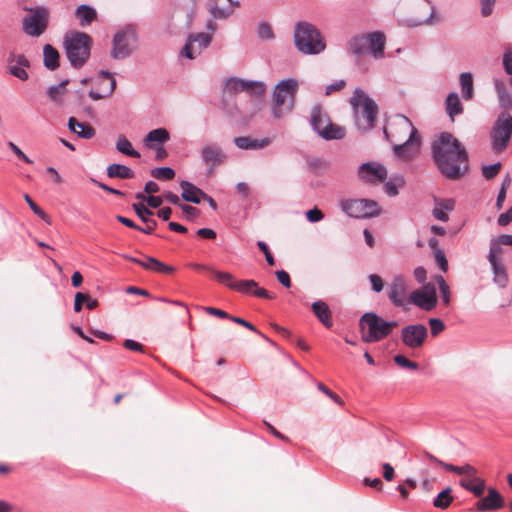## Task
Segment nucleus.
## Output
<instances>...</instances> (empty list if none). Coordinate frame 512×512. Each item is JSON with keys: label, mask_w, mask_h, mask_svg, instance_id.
I'll use <instances>...</instances> for the list:
<instances>
[{"label": "nucleus", "mask_w": 512, "mask_h": 512, "mask_svg": "<svg viewBox=\"0 0 512 512\" xmlns=\"http://www.w3.org/2000/svg\"><path fill=\"white\" fill-rule=\"evenodd\" d=\"M212 273L214 275V278L218 282L226 285L230 289H233V285H235L236 279L234 278V276L231 273L225 272V271H218V270H214V269H213Z\"/></svg>", "instance_id": "49530a36"}, {"label": "nucleus", "mask_w": 512, "mask_h": 512, "mask_svg": "<svg viewBox=\"0 0 512 512\" xmlns=\"http://www.w3.org/2000/svg\"><path fill=\"white\" fill-rule=\"evenodd\" d=\"M306 218L309 222H319L324 218V214L318 208L310 209L306 212Z\"/></svg>", "instance_id": "338daca9"}, {"label": "nucleus", "mask_w": 512, "mask_h": 512, "mask_svg": "<svg viewBox=\"0 0 512 512\" xmlns=\"http://www.w3.org/2000/svg\"><path fill=\"white\" fill-rule=\"evenodd\" d=\"M99 79L108 80L109 86L106 87V95H111L116 88V80L113 74L107 70H101L98 74Z\"/></svg>", "instance_id": "5fc2aeb1"}, {"label": "nucleus", "mask_w": 512, "mask_h": 512, "mask_svg": "<svg viewBox=\"0 0 512 512\" xmlns=\"http://www.w3.org/2000/svg\"><path fill=\"white\" fill-rule=\"evenodd\" d=\"M343 211L354 218H370L379 215L380 208L370 199H353L342 202Z\"/></svg>", "instance_id": "ddd939ff"}, {"label": "nucleus", "mask_w": 512, "mask_h": 512, "mask_svg": "<svg viewBox=\"0 0 512 512\" xmlns=\"http://www.w3.org/2000/svg\"><path fill=\"white\" fill-rule=\"evenodd\" d=\"M459 85L464 100L469 101L474 96L473 76L470 72H463L459 75Z\"/></svg>", "instance_id": "e433bc0d"}, {"label": "nucleus", "mask_w": 512, "mask_h": 512, "mask_svg": "<svg viewBox=\"0 0 512 512\" xmlns=\"http://www.w3.org/2000/svg\"><path fill=\"white\" fill-rule=\"evenodd\" d=\"M349 51L356 55L360 56L363 55L367 51V37L365 35H358L349 41L348 44Z\"/></svg>", "instance_id": "58836bf2"}, {"label": "nucleus", "mask_w": 512, "mask_h": 512, "mask_svg": "<svg viewBox=\"0 0 512 512\" xmlns=\"http://www.w3.org/2000/svg\"><path fill=\"white\" fill-rule=\"evenodd\" d=\"M502 64L507 75L512 76V50L507 48L503 54Z\"/></svg>", "instance_id": "680f3d73"}, {"label": "nucleus", "mask_w": 512, "mask_h": 512, "mask_svg": "<svg viewBox=\"0 0 512 512\" xmlns=\"http://www.w3.org/2000/svg\"><path fill=\"white\" fill-rule=\"evenodd\" d=\"M106 173L109 178L118 179H132L135 176L134 171L130 167L116 163L108 165Z\"/></svg>", "instance_id": "f704fd0d"}, {"label": "nucleus", "mask_w": 512, "mask_h": 512, "mask_svg": "<svg viewBox=\"0 0 512 512\" xmlns=\"http://www.w3.org/2000/svg\"><path fill=\"white\" fill-rule=\"evenodd\" d=\"M460 486L471 492L476 497H481L485 491V481L482 478L475 477L470 479H461Z\"/></svg>", "instance_id": "72a5a7b5"}, {"label": "nucleus", "mask_w": 512, "mask_h": 512, "mask_svg": "<svg viewBox=\"0 0 512 512\" xmlns=\"http://www.w3.org/2000/svg\"><path fill=\"white\" fill-rule=\"evenodd\" d=\"M429 325L432 336H437L445 329V324L441 319L438 318H430Z\"/></svg>", "instance_id": "e2e57ef3"}, {"label": "nucleus", "mask_w": 512, "mask_h": 512, "mask_svg": "<svg viewBox=\"0 0 512 512\" xmlns=\"http://www.w3.org/2000/svg\"><path fill=\"white\" fill-rule=\"evenodd\" d=\"M69 83L68 79L63 80L58 85L50 86L47 89V95L54 101H57L61 95L66 92L65 86Z\"/></svg>", "instance_id": "09e8293b"}, {"label": "nucleus", "mask_w": 512, "mask_h": 512, "mask_svg": "<svg viewBox=\"0 0 512 512\" xmlns=\"http://www.w3.org/2000/svg\"><path fill=\"white\" fill-rule=\"evenodd\" d=\"M294 44L305 55H318L326 48L324 36L318 28L307 21H300L294 27Z\"/></svg>", "instance_id": "f03ea898"}, {"label": "nucleus", "mask_w": 512, "mask_h": 512, "mask_svg": "<svg viewBox=\"0 0 512 512\" xmlns=\"http://www.w3.org/2000/svg\"><path fill=\"white\" fill-rule=\"evenodd\" d=\"M368 278L374 292L379 293L383 290V280L379 275L370 274Z\"/></svg>", "instance_id": "69168bd1"}, {"label": "nucleus", "mask_w": 512, "mask_h": 512, "mask_svg": "<svg viewBox=\"0 0 512 512\" xmlns=\"http://www.w3.org/2000/svg\"><path fill=\"white\" fill-rule=\"evenodd\" d=\"M408 289L407 278L403 275H396L388 285L387 297L394 306L402 307L405 304Z\"/></svg>", "instance_id": "a211bd4d"}, {"label": "nucleus", "mask_w": 512, "mask_h": 512, "mask_svg": "<svg viewBox=\"0 0 512 512\" xmlns=\"http://www.w3.org/2000/svg\"><path fill=\"white\" fill-rule=\"evenodd\" d=\"M504 507V498L493 487L488 488L487 496L476 503V510L479 512L495 511Z\"/></svg>", "instance_id": "412c9836"}, {"label": "nucleus", "mask_w": 512, "mask_h": 512, "mask_svg": "<svg viewBox=\"0 0 512 512\" xmlns=\"http://www.w3.org/2000/svg\"><path fill=\"white\" fill-rule=\"evenodd\" d=\"M212 41L209 33H191L181 51V55L188 59H195L207 48Z\"/></svg>", "instance_id": "dca6fc26"}, {"label": "nucleus", "mask_w": 512, "mask_h": 512, "mask_svg": "<svg viewBox=\"0 0 512 512\" xmlns=\"http://www.w3.org/2000/svg\"><path fill=\"white\" fill-rule=\"evenodd\" d=\"M435 280H436V282H437V284L439 286V290H440V294H441V298H442L443 304L444 305H449L450 301H451L449 285L446 283L444 277L441 276V275L436 276Z\"/></svg>", "instance_id": "a18cd8bd"}, {"label": "nucleus", "mask_w": 512, "mask_h": 512, "mask_svg": "<svg viewBox=\"0 0 512 512\" xmlns=\"http://www.w3.org/2000/svg\"><path fill=\"white\" fill-rule=\"evenodd\" d=\"M358 177L368 184H379L386 180L387 169L379 162H366L359 166Z\"/></svg>", "instance_id": "f3484780"}, {"label": "nucleus", "mask_w": 512, "mask_h": 512, "mask_svg": "<svg viewBox=\"0 0 512 512\" xmlns=\"http://www.w3.org/2000/svg\"><path fill=\"white\" fill-rule=\"evenodd\" d=\"M367 37V50L370 51L373 58L382 59L384 57V49L386 37L383 32L375 31L366 34Z\"/></svg>", "instance_id": "4be33fe9"}, {"label": "nucleus", "mask_w": 512, "mask_h": 512, "mask_svg": "<svg viewBox=\"0 0 512 512\" xmlns=\"http://www.w3.org/2000/svg\"><path fill=\"white\" fill-rule=\"evenodd\" d=\"M24 200L29 205L30 209L39 216L42 220H44L47 223H50L49 216L45 213L43 209H41L28 194H24Z\"/></svg>", "instance_id": "603ef678"}, {"label": "nucleus", "mask_w": 512, "mask_h": 512, "mask_svg": "<svg viewBox=\"0 0 512 512\" xmlns=\"http://www.w3.org/2000/svg\"><path fill=\"white\" fill-rule=\"evenodd\" d=\"M428 337V329L423 324H410L401 329L402 343L410 349L422 347Z\"/></svg>", "instance_id": "2eb2a0df"}, {"label": "nucleus", "mask_w": 512, "mask_h": 512, "mask_svg": "<svg viewBox=\"0 0 512 512\" xmlns=\"http://www.w3.org/2000/svg\"><path fill=\"white\" fill-rule=\"evenodd\" d=\"M445 111L451 121L463 113L464 107L456 92H450L445 99Z\"/></svg>", "instance_id": "cd10ccee"}, {"label": "nucleus", "mask_w": 512, "mask_h": 512, "mask_svg": "<svg viewBox=\"0 0 512 512\" xmlns=\"http://www.w3.org/2000/svg\"><path fill=\"white\" fill-rule=\"evenodd\" d=\"M137 48V33L131 26L119 29L113 36L110 55L114 60L128 58Z\"/></svg>", "instance_id": "9d476101"}, {"label": "nucleus", "mask_w": 512, "mask_h": 512, "mask_svg": "<svg viewBox=\"0 0 512 512\" xmlns=\"http://www.w3.org/2000/svg\"><path fill=\"white\" fill-rule=\"evenodd\" d=\"M151 176L158 180H171L175 176V171L170 167H157L151 170Z\"/></svg>", "instance_id": "de8ad7c7"}, {"label": "nucleus", "mask_w": 512, "mask_h": 512, "mask_svg": "<svg viewBox=\"0 0 512 512\" xmlns=\"http://www.w3.org/2000/svg\"><path fill=\"white\" fill-rule=\"evenodd\" d=\"M257 36L261 40H272L274 39V33L271 26L267 22H260L257 27Z\"/></svg>", "instance_id": "3c124183"}, {"label": "nucleus", "mask_w": 512, "mask_h": 512, "mask_svg": "<svg viewBox=\"0 0 512 512\" xmlns=\"http://www.w3.org/2000/svg\"><path fill=\"white\" fill-rule=\"evenodd\" d=\"M501 163L497 162L491 165H486L482 167V174L486 179L494 178L500 171Z\"/></svg>", "instance_id": "4d7b16f0"}, {"label": "nucleus", "mask_w": 512, "mask_h": 512, "mask_svg": "<svg viewBox=\"0 0 512 512\" xmlns=\"http://www.w3.org/2000/svg\"><path fill=\"white\" fill-rule=\"evenodd\" d=\"M311 309L316 318L326 327L331 328L333 326L332 311L328 304L323 300L314 301L311 304Z\"/></svg>", "instance_id": "b1692460"}, {"label": "nucleus", "mask_w": 512, "mask_h": 512, "mask_svg": "<svg viewBox=\"0 0 512 512\" xmlns=\"http://www.w3.org/2000/svg\"><path fill=\"white\" fill-rule=\"evenodd\" d=\"M312 129L325 140H340L345 136V129L331 122L319 105H314L310 112Z\"/></svg>", "instance_id": "6e6552de"}, {"label": "nucleus", "mask_w": 512, "mask_h": 512, "mask_svg": "<svg viewBox=\"0 0 512 512\" xmlns=\"http://www.w3.org/2000/svg\"><path fill=\"white\" fill-rule=\"evenodd\" d=\"M298 88L299 82L295 78H286L276 84L272 94L271 108L275 119H281L293 110Z\"/></svg>", "instance_id": "39448f33"}, {"label": "nucleus", "mask_w": 512, "mask_h": 512, "mask_svg": "<svg viewBox=\"0 0 512 512\" xmlns=\"http://www.w3.org/2000/svg\"><path fill=\"white\" fill-rule=\"evenodd\" d=\"M257 287L255 280H236L233 290L242 294H253V290Z\"/></svg>", "instance_id": "c03bdc74"}, {"label": "nucleus", "mask_w": 512, "mask_h": 512, "mask_svg": "<svg viewBox=\"0 0 512 512\" xmlns=\"http://www.w3.org/2000/svg\"><path fill=\"white\" fill-rule=\"evenodd\" d=\"M403 185H404V178L402 176L393 177L384 183V192L388 196L394 197L398 194V187L403 186Z\"/></svg>", "instance_id": "37998d69"}, {"label": "nucleus", "mask_w": 512, "mask_h": 512, "mask_svg": "<svg viewBox=\"0 0 512 512\" xmlns=\"http://www.w3.org/2000/svg\"><path fill=\"white\" fill-rule=\"evenodd\" d=\"M49 13L44 7L31 8L23 19V31L31 37H39L48 26Z\"/></svg>", "instance_id": "f8f14e48"}, {"label": "nucleus", "mask_w": 512, "mask_h": 512, "mask_svg": "<svg viewBox=\"0 0 512 512\" xmlns=\"http://www.w3.org/2000/svg\"><path fill=\"white\" fill-rule=\"evenodd\" d=\"M30 66L29 60L24 54L11 52L8 57V72L14 77L26 81L29 75L26 69Z\"/></svg>", "instance_id": "aec40b11"}, {"label": "nucleus", "mask_w": 512, "mask_h": 512, "mask_svg": "<svg viewBox=\"0 0 512 512\" xmlns=\"http://www.w3.org/2000/svg\"><path fill=\"white\" fill-rule=\"evenodd\" d=\"M434 14H435V8L433 5H431V12L427 18L422 19V20L410 19L407 21V25L410 27H417V26H420L423 24H433Z\"/></svg>", "instance_id": "052dcab7"}, {"label": "nucleus", "mask_w": 512, "mask_h": 512, "mask_svg": "<svg viewBox=\"0 0 512 512\" xmlns=\"http://www.w3.org/2000/svg\"><path fill=\"white\" fill-rule=\"evenodd\" d=\"M68 127L71 132L76 133L83 139H91L95 136V129L91 125L81 123L74 117L69 118Z\"/></svg>", "instance_id": "7c9ffc66"}, {"label": "nucleus", "mask_w": 512, "mask_h": 512, "mask_svg": "<svg viewBox=\"0 0 512 512\" xmlns=\"http://www.w3.org/2000/svg\"><path fill=\"white\" fill-rule=\"evenodd\" d=\"M169 139H170V133L167 129L157 128V129H154V130H151L150 132H148V134L145 136L143 141H144V145L147 148L152 149L156 146L155 144L161 145V144L167 142Z\"/></svg>", "instance_id": "c85d7f7f"}, {"label": "nucleus", "mask_w": 512, "mask_h": 512, "mask_svg": "<svg viewBox=\"0 0 512 512\" xmlns=\"http://www.w3.org/2000/svg\"><path fill=\"white\" fill-rule=\"evenodd\" d=\"M452 489L450 487L442 490L433 500L434 507L445 510L453 502Z\"/></svg>", "instance_id": "ea45409f"}, {"label": "nucleus", "mask_w": 512, "mask_h": 512, "mask_svg": "<svg viewBox=\"0 0 512 512\" xmlns=\"http://www.w3.org/2000/svg\"><path fill=\"white\" fill-rule=\"evenodd\" d=\"M238 4L232 0H211L209 11L216 19H226L233 13V7Z\"/></svg>", "instance_id": "5701e85b"}, {"label": "nucleus", "mask_w": 512, "mask_h": 512, "mask_svg": "<svg viewBox=\"0 0 512 512\" xmlns=\"http://www.w3.org/2000/svg\"><path fill=\"white\" fill-rule=\"evenodd\" d=\"M437 293L433 284L429 283L422 288L414 290L408 298V302L424 311H431L437 305Z\"/></svg>", "instance_id": "4468645a"}, {"label": "nucleus", "mask_w": 512, "mask_h": 512, "mask_svg": "<svg viewBox=\"0 0 512 512\" xmlns=\"http://www.w3.org/2000/svg\"><path fill=\"white\" fill-rule=\"evenodd\" d=\"M394 123L395 119L391 124V134L388 132L386 128L383 129V132L387 140H390L391 142H400L401 140H403L405 136L408 137V134H405L403 130L396 129L394 127Z\"/></svg>", "instance_id": "8fccbe9b"}, {"label": "nucleus", "mask_w": 512, "mask_h": 512, "mask_svg": "<svg viewBox=\"0 0 512 512\" xmlns=\"http://www.w3.org/2000/svg\"><path fill=\"white\" fill-rule=\"evenodd\" d=\"M140 266L145 270L161 274H170L175 270L174 267L166 265L165 263L151 256H145Z\"/></svg>", "instance_id": "c756f323"}, {"label": "nucleus", "mask_w": 512, "mask_h": 512, "mask_svg": "<svg viewBox=\"0 0 512 512\" xmlns=\"http://www.w3.org/2000/svg\"><path fill=\"white\" fill-rule=\"evenodd\" d=\"M493 273V282L500 288H505L508 284V274L505 265L502 262L490 264Z\"/></svg>", "instance_id": "4c0bfd02"}, {"label": "nucleus", "mask_w": 512, "mask_h": 512, "mask_svg": "<svg viewBox=\"0 0 512 512\" xmlns=\"http://www.w3.org/2000/svg\"><path fill=\"white\" fill-rule=\"evenodd\" d=\"M93 40L84 32L67 33L63 40V47L71 66L79 69L88 61Z\"/></svg>", "instance_id": "20e7f679"}, {"label": "nucleus", "mask_w": 512, "mask_h": 512, "mask_svg": "<svg viewBox=\"0 0 512 512\" xmlns=\"http://www.w3.org/2000/svg\"><path fill=\"white\" fill-rule=\"evenodd\" d=\"M271 143L270 138L254 139L249 136H240L234 138V144L242 150H257L268 146Z\"/></svg>", "instance_id": "bb28decb"}, {"label": "nucleus", "mask_w": 512, "mask_h": 512, "mask_svg": "<svg viewBox=\"0 0 512 512\" xmlns=\"http://www.w3.org/2000/svg\"><path fill=\"white\" fill-rule=\"evenodd\" d=\"M512 222V206L504 213L500 214L497 223L501 227H505Z\"/></svg>", "instance_id": "774afa93"}, {"label": "nucleus", "mask_w": 512, "mask_h": 512, "mask_svg": "<svg viewBox=\"0 0 512 512\" xmlns=\"http://www.w3.org/2000/svg\"><path fill=\"white\" fill-rule=\"evenodd\" d=\"M512 137V116L507 112H501L490 131L492 150L496 153L503 152L509 145Z\"/></svg>", "instance_id": "1a4fd4ad"}, {"label": "nucleus", "mask_w": 512, "mask_h": 512, "mask_svg": "<svg viewBox=\"0 0 512 512\" xmlns=\"http://www.w3.org/2000/svg\"><path fill=\"white\" fill-rule=\"evenodd\" d=\"M116 149L126 156L133 158L140 157V153L133 148L131 142L123 135L119 136L116 142Z\"/></svg>", "instance_id": "a19ab883"}, {"label": "nucleus", "mask_w": 512, "mask_h": 512, "mask_svg": "<svg viewBox=\"0 0 512 512\" xmlns=\"http://www.w3.org/2000/svg\"><path fill=\"white\" fill-rule=\"evenodd\" d=\"M455 202L453 199H442L436 201V206L433 209V216L440 221L446 222L449 217L447 211L454 209Z\"/></svg>", "instance_id": "c9c22d12"}, {"label": "nucleus", "mask_w": 512, "mask_h": 512, "mask_svg": "<svg viewBox=\"0 0 512 512\" xmlns=\"http://www.w3.org/2000/svg\"><path fill=\"white\" fill-rule=\"evenodd\" d=\"M181 198L186 202L200 204L205 192L188 181H181Z\"/></svg>", "instance_id": "a878e982"}, {"label": "nucleus", "mask_w": 512, "mask_h": 512, "mask_svg": "<svg viewBox=\"0 0 512 512\" xmlns=\"http://www.w3.org/2000/svg\"><path fill=\"white\" fill-rule=\"evenodd\" d=\"M132 208L142 222H145L146 220L150 219V216L153 215V212L143 203H134L132 205Z\"/></svg>", "instance_id": "864d4df0"}, {"label": "nucleus", "mask_w": 512, "mask_h": 512, "mask_svg": "<svg viewBox=\"0 0 512 512\" xmlns=\"http://www.w3.org/2000/svg\"><path fill=\"white\" fill-rule=\"evenodd\" d=\"M180 209L182 210L183 214L185 215L186 219L192 220L200 215V210L194 206L188 205V204H181Z\"/></svg>", "instance_id": "13d9d810"}, {"label": "nucleus", "mask_w": 512, "mask_h": 512, "mask_svg": "<svg viewBox=\"0 0 512 512\" xmlns=\"http://www.w3.org/2000/svg\"><path fill=\"white\" fill-rule=\"evenodd\" d=\"M434 258L436 263L438 264L439 268L442 272H447L448 270V261L446 259V255L444 250H435L434 252Z\"/></svg>", "instance_id": "bf43d9fd"}, {"label": "nucleus", "mask_w": 512, "mask_h": 512, "mask_svg": "<svg viewBox=\"0 0 512 512\" xmlns=\"http://www.w3.org/2000/svg\"><path fill=\"white\" fill-rule=\"evenodd\" d=\"M354 122L359 130L368 132L375 126L378 106L362 89L356 88L350 98Z\"/></svg>", "instance_id": "7ed1b4c3"}, {"label": "nucleus", "mask_w": 512, "mask_h": 512, "mask_svg": "<svg viewBox=\"0 0 512 512\" xmlns=\"http://www.w3.org/2000/svg\"><path fill=\"white\" fill-rule=\"evenodd\" d=\"M60 54L52 45L46 44L43 47V63L44 66L51 71L59 67Z\"/></svg>", "instance_id": "473e14b6"}, {"label": "nucleus", "mask_w": 512, "mask_h": 512, "mask_svg": "<svg viewBox=\"0 0 512 512\" xmlns=\"http://www.w3.org/2000/svg\"><path fill=\"white\" fill-rule=\"evenodd\" d=\"M265 91L266 85L263 82L238 77H230L224 84V92L231 96L246 92L250 96L262 97Z\"/></svg>", "instance_id": "9b49d317"}, {"label": "nucleus", "mask_w": 512, "mask_h": 512, "mask_svg": "<svg viewBox=\"0 0 512 512\" xmlns=\"http://www.w3.org/2000/svg\"><path fill=\"white\" fill-rule=\"evenodd\" d=\"M502 245L503 244L498 240L497 237L491 239L489 254L487 257L490 264L502 262L500 259L503 252Z\"/></svg>", "instance_id": "79ce46f5"}, {"label": "nucleus", "mask_w": 512, "mask_h": 512, "mask_svg": "<svg viewBox=\"0 0 512 512\" xmlns=\"http://www.w3.org/2000/svg\"><path fill=\"white\" fill-rule=\"evenodd\" d=\"M394 127L408 134V138L403 143L393 145L394 154L400 159L410 160L414 158L418 154L421 145V138L417 129L405 115L395 117Z\"/></svg>", "instance_id": "0eeeda50"}, {"label": "nucleus", "mask_w": 512, "mask_h": 512, "mask_svg": "<svg viewBox=\"0 0 512 512\" xmlns=\"http://www.w3.org/2000/svg\"><path fill=\"white\" fill-rule=\"evenodd\" d=\"M431 155L438 171L449 180H458L469 170L468 152L451 133L443 132L434 138Z\"/></svg>", "instance_id": "f257e3e1"}, {"label": "nucleus", "mask_w": 512, "mask_h": 512, "mask_svg": "<svg viewBox=\"0 0 512 512\" xmlns=\"http://www.w3.org/2000/svg\"><path fill=\"white\" fill-rule=\"evenodd\" d=\"M75 17L78 19L81 27H86L96 19L97 12L90 5L82 4L77 7Z\"/></svg>", "instance_id": "2f4dec72"}, {"label": "nucleus", "mask_w": 512, "mask_h": 512, "mask_svg": "<svg viewBox=\"0 0 512 512\" xmlns=\"http://www.w3.org/2000/svg\"><path fill=\"white\" fill-rule=\"evenodd\" d=\"M397 325V321L384 320L373 312L365 313L359 320L361 338L366 343L383 340L391 334Z\"/></svg>", "instance_id": "423d86ee"}, {"label": "nucleus", "mask_w": 512, "mask_h": 512, "mask_svg": "<svg viewBox=\"0 0 512 512\" xmlns=\"http://www.w3.org/2000/svg\"><path fill=\"white\" fill-rule=\"evenodd\" d=\"M317 388L327 395L330 399H332L336 404L342 406L344 404L343 400L334 392H332L329 388H327L323 383H318Z\"/></svg>", "instance_id": "0e129e2a"}, {"label": "nucleus", "mask_w": 512, "mask_h": 512, "mask_svg": "<svg viewBox=\"0 0 512 512\" xmlns=\"http://www.w3.org/2000/svg\"><path fill=\"white\" fill-rule=\"evenodd\" d=\"M493 84L499 106L505 111L512 109V94L509 92L506 83L502 79L496 78L493 80Z\"/></svg>", "instance_id": "393cba45"}, {"label": "nucleus", "mask_w": 512, "mask_h": 512, "mask_svg": "<svg viewBox=\"0 0 512 512\" xmlns=\"http://www.w3.org/2000/svg\"><path fill=\"white\" fill-rule=\"evenodd\" d=\"M394 362L401 368L417 370L419 365L406 358L404 355L398 354L394 357Z\"/></svg>", "instance_id": "6e6d98bb"}, {"label": "nucleus", "mask_w": 512, "mask_h": 512, "mask_svg": "<svg viewBox=\"0 0 512 512\" xmlns=\"http://www.w3.org/2000/svg\"><path fill=\"white\" fill-rule=\"evenodd\" d=\"M201 159L204 165L209 166V173L214 168L225 162L227 156L216 143L206 144L200 150Z\"/></svg>", "instance_id": "6ab92c4d"}]
</instances>
